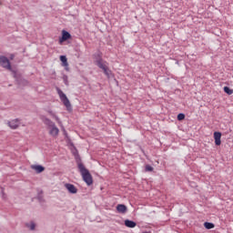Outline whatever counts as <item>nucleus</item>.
<instances>
[{
	"mask_svg": "<svg viewBox=\"0 0 233 233\" xmlns=\"http://www.w3.org/2000/svg\"><path fill=\"white\" fill-rule=\"evenodd\" d=\"M0 66L3 68H6V70H10L13 74V77L15 79L17 85H26V80L23 79L21 75H19L17 72L12 70V65L10 64V60H8V57L5 56H0Z\"/></svg>",
	"mask_w": 233,
	"mask_h": 233,
	"instance_id": "f257e3e1",
	"label": "nucleus"
},
{
	"mask_svg": "<svg viewBox=\"0 0 233 233\" xmlns=\"http://www.w3.org/2000/svg\"><path fill=\"white\" fill-rule=\"evenodd\" d=\"M95 64L96 65V66H98V68L103 70L107 79H110V77H114V73H112V70H110V68L108 67V62L103 60V58L101 57V54L97 55Z\"/></svg>",
	"mask_w": 233,
	"mask_h": 233,
	"instance_id": "f03ea898",
	"label": "nucleus"
},
{
	"mask_svg": "<svg viewBox=\"0 0 233 233\" xmlns=\"http://www.w3.org/2000/svg\"><path fill=\"white\" fill-rule=\"evenodd\" d=\"M79 172L83 177V180L88 187L94 183V179L92 178V175L90 174V171L85 167V165L83 163L79 162L78 165Z\"/></svg>",
	"mask_w": 233,
	"mask_h": 233,
	"instance_id": "7ed1b4c3",
	"label": "nucleus"
},
{
	"mask_svg": "<svg viewBox=\"0 0 233 233\" xmlns=\"http://www.w3.org/2000/svg\"><path fill=\"white\" fill-rule=\"evenodd\" d=\"M41 119L43 123H45V125L48 127L50 136L55 137V136H57V134H59V128L56 127V124L54 122H52L50 119L46 118V116H42Z\"/></svg>",
	"mask_w": 233,
	"mask_h": 233,
	"instance_id": "20e7f679",
	"label": "nucleus"
},
{
	"mask_svg": "<svg viewBox=\"0 0 233 233\" xmlns=\"http://www.w3.org/2000/svg\"><path fill=\"white\" fill-rule=\"evenodd\" d=\"M59 97L60 101H62L64 106L66 107V110H67L69 113L72 112L73 107L72 104L70 103V100L68 99V96L63 91H59Z\"/></svg>",
	"mask_w": 233,
	"mask_h": 233,
	"instance_id": "39448f33",
	"label": "nucleus"
},
{
	"mask_svg": "<svg viewBox=\"0 0 233 233\" xmlns=\"http://www.w3.org/2000/svg\"><path fill=\"white\" fill-rule=\"evenodd\" d=\"M61 66L65 68L66 72H70V65L68 64V58L66 56H60Z\"/></svg>",
	"mask_w": 233,
	"mask_h": 233,
	"instance_id": "423d86ee",
	"label": "nucleus"
},
{
	"mask_svg": "<svg viewBox=\"0 0 233 233\" xmlns=\"http://www.w3.org/2000/svg\"><path fill=\"white\" fill-rule=\"evenodd\" d=\"M69 39H72V35L68 33L66 30H62V37L59 40L60 45L68 41Z\"/></svg>",
	"mask_w": 233,
	"mask_h": 233,
	"instance_id": "0eeeda50",
	"label": "nucleus"
},
{
	"mask_svg": "<svg viewBox=\"0 0 233 233\" xmlns=\"http://www.w3.org/2000/svg\"><path fill=\"white\" fill-rule=\"evenodd\" d=\"M213 137L215 139V145L219 147L221 145V132H214Z\"/></svg>",
	"mask_w": 233,
	"mask_h": 233,
	"instance_id": "6e6552de",
	"label": "nucleus"
},
{
	"mask_svg": "<svg viewBox=\"0 0 233 233\" xmlns=\"http://www.w3.org/2000/svg\"><path fill=\"white\" fill-rule=\"evenodd\" d=\"M65 187L70 194H77V187L74 184H65Z\"/></svg>",
	"mask_w": 233,
	"mask_h": 233,
	"instance_id": "1a4fd4ad",
	"label": "nucleus"
},
{
	"mask_svg": "<svg viewBox=\"0 0 233 233\" xmlns=\"http://www.w3.org/2000/svg\"><path fill=\"white\" fill-rule=\"evenodd\" d=\"M32 170H35L36 174H41L45 172V167L41 165H32L31 166Z\"/></svg>",
	"mask_w": 233,
	"mask_h": 233,
	"instance_id": "9d476101",
	"label": "nucleus"
},
{
	"mask_svg": "<svg viewBox=\"0 0 233 233\" xmlns=\"http://www.w3.org/2000/svg\"><path fill=\"white\" fill-rule=\"evenodd\" d=\"M8 127L12 128L13 130H15L19 127V119H14L8 122Z\"/></svg>",
	"mask_w": 233,
	"mask_h": 233,
	"instance_id": "9b49d317",
	"label": "nucleus"
},
{
	"mask_svg": "<svg viewBox=\"0 0 233 233\" xmlns=\"http://www.w3.org/2000/svg\"><path fill=\"white\" fill-rule=\"evenodd\" d=\"M116 210L119 214H126L127 213V206L123 204H119L116 206Z\"/></svg>",
	"mask_w": 233,
	"mask_h": 233,
	"instance_id": "f8f14e48",
	"label": "nucleus"
},
{
	"mask_svg": "<svg viewBox=\"0 0 233 233\" xmlns=\"http://www.w3.org/2000/svg\"><path fill=\"white\" fill-rule=\"evenodd\" d=\"M125 225L128 228H135V227H137V223L135 221L129 220V219H126L125 220Z\"/></svg>",
	"mask_w": 233,
	"mask_h": 233,
	"instance_id": "ddd939ff",
	"label": "nucleus"
},
{
	"mask_svg": "<svg viewBox=\"0 0 233 233\" xmlns=\"http://www.w3.org/2000/svg\"><path fill=\"white\" fill-rule=\"evenodd\" d=\"M224 92L228 94V96H232L233 94V89H230L228 86H224Z\"/></svg>",
	"mask_w": 233,
	"mask_h": 233,
	"instance_id": "4468645a",
	"label": "nucleus"
},
{
	"mask_svg": "<svg viewBox=\"0 0 233 233\" xmlns=\"http://www.w3.org/2000/svg\"><path fill=\"white\" fill-rule=\"evenodd\" d=\"M204 227L208 228V230H210V228H214V224L210 222H205Z\"/></svg>",
	"mask_w": 233,
	"mask_h": 233,
	"instance_id": "2eb2a0df",
	"label": "nucleus"
},
{
	"mask_svg": "<svg viewBox=\"0 0 233 233\" xmlns=\"http://www.w3.org/2000/svg\"><path fill=\"white\" fill-rule=\"evenodd\" d=\"M27 228H30L31 230H35V223L31 222L30 224H26Z\"/></svg>",
	"mask_w": 233,
	"mask_h": 233,
	"instance_id": "dca6fc26",
	"label": "nucleus"
},
{
	"mask_svg": "<svg viewBox=\"0 0 233 233\" xmlns=\"http://www.w3.org/2000/svg\"><path fill=\"white\" fill-rule=\"evenodd\" d=\"M177 119H178V121H183V119H185V114H183V113L178 114Z\"/></svg>",
	"mask_w": 233,
	"mask_h": 233,
	"instance_id": "f3484780",
	"label": "nucleus"
},
{
	"mask_svg": "<svg viewBox=\"0 0 233 233\" xmlns=\"http://www.w3.org/2000/svg\"><path fill=\"white\" fill-rule=\"evenodd\" d=\"M152 170H154V167H152V166L150 165L146 166V172H152Z\"/></svg>",
	"mask_w": 233,
	"mask_h": 233,
	"instance_id": "a211bd4d",
	"label": "nucleus"
},
{
	"mask_svg": "<svg viewBox=\"0 0 233 233\" xmlns=\"http://www.w3.org/2000/svg\"><path fill=\"white\" fill-rule=\"evenodd\" d=\"M37 199H38L39 203H45V199L43 198V197L41 195H38Z\"/></svg>",
	"mask_w": 233,
	"mask_h": 233,
	"instance_id": "6ab92c4d",
	"label": "nucleus"
},
{
	"mask_svg": "<svg viewBox=\"0 0 233 233\" xmlns=\"http://www.w3.org/2000/svg\"><path fill=\"white\" fill-rule=\"evenodd\" d=\"M63 79H64L65 85H68V76H66L63 77Z\"/></svg>",
	"mask_w": 233,
	"mask_h": 233,
	"instance_id": "aec40b11",
	"label": "nucleus"
},
{
	"mask_svg": "<svg viewBox=\"0 0 233 233\" xmlns=\"http://www.w3.org/2000/svg\"><path fill=\"white\" fill-rule=\"evenodd\" d=\"M15 57V55L11 54L10 56H9V59H11V61H12V60H14Z\"/></svg>",
	"mask_w": 233,
	"mask_h": 233,
	"instance_id": "412c9836",
	"label": "nucleus"
},
{
	"mask_svg": "<svg viewBox=\"0 0 233 233\" xmlns=\"http://www.w3.org/2000/svg\"><path fill=\"white\" fill-rule=\"evenodd\" d=\"M57 94H59V87H56Z\"/></svg>",
	"mask_w": 233,
	"mask_h": 233,
	"instance_id": "4be33fe9",
	"label": "nucleus"
},
{
	"mask_svg": "<svg viewBox=\"0 0 233 233\" xmlns=\"http://www.w3.org/2000/svg\"><path fill=\"white\" fill-rule=\"evenodd\" d=\"M64 134H66V132L64 130Z\"/></svg>",
	"mask_w": 233,
	"mask_h": 233,
	"instance_id": "5701e85b",
	"label": "nucleus"
}]
</instances>
